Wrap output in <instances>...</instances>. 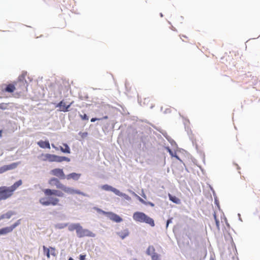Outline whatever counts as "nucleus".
I'll return each mask as SVG.
<instances>
[{
	"mask_svg": "<svg viewBox=\"0 0 260 260\" xmlns=\"http://www.w3.org/2000/svg\"><path fill=\"white\" fill-rule=\"evenodd\" d=\"M86 255H82L81 254L80 255V260H85Z\"/></svg>",
	"mask_w": 260,
	"mask_h": 260,
	"instance_id": "obj_32",
	"label": "nucleus"
},
{
	"mask_svg": "<svg viewBox=\"0 0 260 260\" xmlns=\"http://www.w3.org/2000/svg\"><path fill=\"white\" fill-rule=\"evenodd\" d=\"M133 193L140 202H141L142 203H143L145 205L146 204V202H145L143 199H142L141 198H140L139 196H138L135 193H134V192H133Z\"/></svg>",
	"mask_w": 260,
	"mask_h": 260,
	"instance_id": "obj_27",
	"label": "nucleus"
},
{
	"mask_svg": "<svg viewBox=\"0 0 260 260\" xmlns=\"http://www.w3.org/2000/svg\"><path fill=\"white\" fill-rule=\"evenodd\" d=\"M214 219H215V223H216V225L217 229L218 230H219V229H220V221H219V218L217 217V214L215 213H214Z\"/></svg>",
	"mask_w": 260,
	"mask_h": 260,
	"instance_id": "obj_23",
	"label": "nucleus"
},
{
	"mask_svg": "<svg viewBox=\"0 0 260 260\" xmlns=\"http://www.w3.org/2000/svg\"><path fill=\"white\" fill-rule=\"evenodd\" d=\"M37 144L42 148H50V143L48 141H43L41 140L37 142Z\"/></svg>",
	"mask_w": 260,
	"mask_h": 260,
	"instance_id": "obj_15",
	"label": "nucleus"
},
{
	"mask_svg": "<svg viewBox=\"0 0 260 260\" xmlns=\"http://www.w3.org/2000/svg\"><path fill=\"white\" fill-rule=\"evenodd\" d=\"M173 157H175V158H176L177 159L179 160H181L180 158L179 157V156L176 154H174V156Z\"/></svg>",
	"mask_w": 260,
	"mask_h": 260,
	"instance_id": "obj_35",
	"label": "nucleus"
},
{
	"mask_svg": "<svg viewBox=\"0 0 260 260\" xmlns=\"http://www.w3.org/2000/svg\"><path fill=\"white\" fill-rule=\"evenodd\" d=\"M166 149L168 152L169 153V154L171 155V156L173 157L174 155L173 151L169 147H167Z\"/></svg>",
	"mask_w": 260,
	"mask_h": 260,
	"instance_id": "obj_30",
	"label": "nucleus"
},
{
	"mask_svg": "<svg viewBox=\"0 0 260 260\" xmlns=\"http://www.w3.org/2000/svg\"><path fill=\"white\" fill-rule=\"evenodd\" d=\"M48 183L51 186H55L58 189H61L64 193L68 194H81L83 196H86V194L84 192L80 191L78 189H75L74 188L67 186L63 184H62L60 181L56 178H51L49 181Z\"/></svg>",
	"mask_w": 260,
	"mask_h": 260,
	"instance_id": "obj_2",
	"label": "nucleus"
},
{
	"mask_svg": "<svg viewBox=\"0 0 260 260\" xmlns=\"http://www.w3.org/2000/svg\"><path fill=\"white\" fill-rule=\"evenodd\" d=\"M81 174L79 173H72L66 176V178L67 180L73 179L74 180L77 181L81 177Z\"/></svg>",
	"mask_w": 260,
	"mask_h": 260,
	"instance_id": "obj_12",
	"label": "nucleus"
},
{
	"mask_svg": "<svg viewBox=\"0 0 260 260\" xmlns=\"http://www.w3.org/2000/svg\"><path fill=\"white\" fill-rule=\"evenodd\" d=\"M153 107V106L152 105V104H151V105H150V107H151V108H152Z\"/></svg>",
	"mask_w": 260,
	"mask_h": 260,
	"instance_id": "obj_41",
	"label": "nucleus"
},
{
	"mask_svg": "<svg viewBox=\"0 0 260 260\" xmlns=\"http://www.w3.org/2000/svg\"><path fill=\"white\" fill-rule=\"evenodd\" d=\"M24 74L19 76L18 80L14 83L15 89L17 93L22 94L27 90V82L25 79Z\"/></svg>",
	"mask_w": 260,
	"mask_h": 260,
	"instance_id": "obj_7",
	"label": "nucleus"
},
{
	"mask_svg": "<svg viewBox=\"0 0 260 260\" xmlns=\"http://www.w3.org/2000/svg\"><path fill=\"white\" fill-rule=\"evenodd\" d=\"M172 218H170L167 220V225H166L167 228L169 224L172 222Z\"/></svg>",
	"mask_w": 260,
	"mask_h": 260,
	"instance_id": "obj_31",
	"label": "nucleus"
},
{
	"mask_svg": "<svg viewBox=\"0 0 260 260\" xmlns=\"http://www.w3.org/2000/svg\"><path fill=\"white\" fill-rule=\"evenodd\" d=\"M102 189L106 191H111L113 192L115 194H118L119 190L113 187L108 184H105L101 187Z\"/></svg>",
	"mask_w": 260,
	"mask_h": 260,
	"instance_id": "obj_14",
	"label": "nucleus"
},
{
	"mask_svg": "<svg viewBox=\"0 0 260 260\" xmlns=\"http://www.w3.org/2000/svg\"><path fill=\"white\" fill-rule=\"evenodd\" d=\"M99 120H100V119L96 118H92L91 119V122H95V121Z\"/></svg>",
	"mask_w": 260,
	"mask_h": 260,
	"instance_id": "obj_34",
	"label": "nucleus"
},
{
	"mask_svg": "<svg viewBox=\"0 0 260 260\" xmlns=\"http://www.w3.org/2000/svg\"><path fill=\"white\" fill-rule=\"evenodd\" d=\"M16 167L17 164L16 163H13L9 165L4 166L0 168V174L3 173L8 170L13 169Z\"/></svg>",
	"mask_w": 260,
	"mask_h": 260,
	"instance_id": "obj_13",
	"label": "nucleus"
},
{
	"mask_svg": "<svg viewBox=\"0 0 260 260\" xmlns=\"http://www.w3.org/2000/svg\"><path fill=\"white\" fill-rule=\"evenodd\" d=\"M43 252L44 255H46L48 258H49L50 257V252L49 248L46 247L45 246H43Z\"/></svg>",
	"mask_w": 260,
	"mask_h": 260,
	"instance_id": "obj_22",
	"label": "nucleus"
},
{
	"mask_svg": "<svg viewBox=\"0 0 260 260\" xmlns=\"http://www.w3.org/2000/svg\"><path fill=\"white\" fill-rule=\"evenodd\" d=\"M80 117L83 120H88L89 119L88 117L87 116L86 114H84V115L80 114Z\"/></svg>",
	"mask_w": 260,
	"mask_h": 260,
	"instance_id": "obj_28",
	"label": "nucleus"
},
{
	"mask_svg": "<svg viewBox=\"0 0 260 260\" xmlns=\"http://www.w3.org/2000/svg\"><path fill=\"white\" fill-rule=\"evenodd\" d=\"M73 103V102H72L68 105L66 106L63 101H61L58 104L57 107L59 108V110L60 111L66 112L69 111V109Z\"/></svg>",
	"mask_w": 260,
	"mask_h": 260,
	"instance_id": "obj_10",
	"label": "nucleus"
},
{
	"mask_svg": "<svg viewBox=\"0 0 260 260\" xmlns=\"http://www.w3.org/2000/svg\"><path fill=\"white\" fill-rule=\"evenodd\" d=\"M20 221L21 219H19L10 226H7L0 229V235H6L12 232L16 227L20 224Z\"/></svg>",
	"mask_w": 260,
	"mask_h": 260,
	"instance_id": "obj_8",
	"label": "nucleus"
},
{
	"mask_svg": "<svg viewBox=\"0 0 260 260\" xmlns=\"http://www.w3.org/2000/svg\"><path fill=\"white\" fill-rule=\"evenodd\" d=\"M149 101L150 100H149V99L148 98V99H145V101Z\"/></svg>",
	"mask_w": 260,
	"mask_h": 260,
	"instance_id": "obj_38",
	"label": "nucleus"
},
{
	"mask_svg": "<svg viewBox=\"0 0 260 260\" xmlns=\"http://www.w3.org/2000/svg\"><path fill=\"white\" fill-rule=\"evenodd\" d=\"M52 147L54 148H55L56 150H58V148L56 147L53 144H52Z\"/></svg>",
	"mask_w": 260,
	"mask_h": 260,
	"instance_id": "obj_36",
	"label": "nucleus"
},
{
	"mask_svg": "<svg viewBox=\"0 0 260 260\" xmlns=\"http://www.w3.org/2000/svg\"><path fill=\"white\" fill-rule=\"evenodd\" d=\"M152 260H160L159 255L157 253H154L151 255Z\"/></svg>",
	"mask_w": 260,
	"mask_h": 260,
	"instance_id": "obj_26",
	"label": "nucleus"
},
{
	"mask_svg": "<svg viewBox=\"0 0 260 260\" xmlns=\"http://www.w3.org/2000/svg\"><path fill=\"white\" fill-rule=\"evenodd\" d=\"M49 250H50V254L52 255H53L54 256H56L57 252H56V249L54 247H49Z\"/></svg>",
	"mask_w": 260,
	"mask_h": 260,
	"instance_id": "obj_25",
	"label": "nucleus"
},
{
	"mask_svg": "<svg viewBox=\"0 0 260 260\" xmlns=\"http://www.w3.org/2000/svg\"><path fill=\"white\" fill-rule=\"evenodd\" d=\"M155 249L153 246L150 245L148 246L147 250H146V253L148 255H151L152 254H153L154 253H156L155 252Z\"/></svg>",
	"mask_w": 260,
	"mask_h": 260,
	"instance_id": "obj_21",
	"label": "nucleus"
},
{
	"mask_svg": "<svg viewBox=\"0 0 260 260\" xmlns=\"http://www.w3.org/2000/svg\"><path fill=\"white\" fill-rule=\"evenodd\" d=\"M15 90L14 84H10L3 90V91L12 93Z\"/></svg>",
	"mask_w": 260,
	"mask_h": 260,
	"instance_id": "obj_17",
	"label": "nucleus"
},
{
	"mask_svg": "<svg viewBox=\"0 0 260 260\" xmlns=\"http://www.w3.org/2000/svg\"><path fill=\"white\" fill-rule=\"evenodd\" d=\"M22 183V181L19 180L11 186H2L0 187V202L12 197L14 191L21 186Z\"/></svg>",
	"mask_w": 260,
	"mask_h": 260,
	"instance_id": "obj_3",
	"label": "nucleus"
},
{
	"mask_svg": "<svg viewBox=\"0 0 260 260\" xmlns=\"http://www.w3.org/2000/svg\"><path fill=\"white\" fill-rule=\"evenodd\" d=\"M117 195L118 196H120V197H122L125 200H128V201H129L131 200V198L129 196H128L126 194L123 193L121 192L119 190L118 194H117Z\"/></svg>",
	"mask_w": 260,
	"mask_h": 260,
	"instance_id": "obj_24",
	"label": "nucleus"
},
{
	"mask_svg": "<svg viewBox=\"0 0 260 260\" xmlns=\"http://www.w3.org/2000/svg\"><path fill=\"white\" fill-rule=\"evenodd\" d=\"M68 229L70 231L76 230L77 235L79 238L84 237H94L95 236V234L90 231L83 229L79 223L71 224Z\"/></svg>",
	"mask_w": 260,
	"mask_h": 260,
	"instance_id": "obj_4",
	"label": "nucleus"
},
{
	"mask_svg": "<svg viewBox=\"0 0 260 260\" xmlns=\"http://www.w3.org/2000/svg\"><path fill=\"white\" fill-rule=\"evenodd\" d=\"M38 158L42 161L49 162H60L63 161L69 162L70 159L66 156H60L55 154H51L49 153H42L40 155Z\"/></svg>",
	"mask_w": 260,
	"mask_h": 260,
	"instance_id": "obj_5",
	"label": "nucleus"
},
{
	"mask_svg": "<svg viewBox=\"0 0 260 260\" xmlns=\"http://www.w3.org/2000/svg\"><path fill=\"white\" fill-rule=\"evenodd\" d=\"M50 173L56 177H57L60 179H64L66 175L63 171V170L59 168H56L52 170Z\"/></svg>",
	"mask_w": 260,
	"mask_h": 260,
	"instance_id": "obj_9",
	"label": "nucleus"
},
{
	"mask_svg": "<svg viewBox=\"0 0 260 260\" xmlns=\"http://www.w3.org/2000/svg\"><path fill=\"white\" fill-rule=\"evenodd\" d=\"M13 214L14 212L12 211H9L5 214H3L0 216V220L4 218L9 219Z\"/></svg>",
	"mask_w": 260,
	"mask_h": 260,
	"instance_id": "obj_20",
	"label": "nucleus"
},
{
	"mask_svg": "<svg viewBox=\"0 0 260 260\" xmlns=\"http://www.w3.org/2000/svg\"><path fill=\"white\" fill-rule=\"evenodd\" d=\"M69 260H74L72 258L70 257Z\"/></svg>",
	"mask_w": 260,
	"mask_h": 260,
	"instance_id": "obj_40",
	"label": "nucleus"
},
{
	"mask_svg": "<svg viewBox=\"0 0 260 260\" xmlns=\"http://www.w3.org/2000/svg\"><path fill=\"white\" fill-rule=\"evenodd\" d=\"M7 104L5 103H1L0 104V109L3 110H5L7 109Z\"/></svg>",
	"mask_w": 260,
	"mask_h": 260,
	"instance_id": "obj_29",
	"label": "nucleus"
},
{
	"mask_svg": "<svg viewBox=\"0 0 260 260\" xmlns=\"http://www.w3.org/2000/svg\"><path fill=\"white\" fill-rule=\"evenodd\" d=\"M104 119H107L108 118V116H106L104 117Z\"/></svg>",
	"mask_w": 260,
	"mask_h": 260,
	"instance_id": "obj_39",
	"label": "nucleus"
},
{
	"mask_svg": "<svg viewBox=\"0 0 260 260\" xmlns=\"http://www.w3.org/2000/svg\"><path fill=\"white\" fill-rule=\"evenodd\" d=\"M60 150L63 153H70V148L67 144H63V147H60Z\"/></svg>",
	"mask_w": 260,
	"mask_h": 260,
	"instance_id": "obj_19",
	"label": "nucleus"
},
{
	"mask_svg": "<svg viewBox=\"0 0 260 260\" xmlns=\"http://www.w3.org/2000/svg\"><path fill=\"white\" fill-rule=\"evenodd\" d=\"M168 196L169 198V200L171 201L172 202L177 204H179L181 203L180 200L176 196H173L170 193L168 194Z\"/></svg>",
	"mask_w": 260,
	"mask_h": 260,
	"instance_id": "obj_18",
	"label": "nucleus"
},
{
	"mask_svg": "<svg viewBox=\"0 0 260 260\" xmlns=\"http://www.w3.org/2000/svg\"><path fill=\"white\" fill-rule=\"evenodd\" d=\"M129 231L128 229H125L123 231L117 233V235L122 239H123L129 235Z\"/></svg>",
	"mask_w": 260,
	"mask_h": 260,
	"instance_id": "obj_16",
	"label": "nucleus"
},
{
	"mask_svg": "<svg viewBox=\"0 0 260 260\" xmlns=\"http://www.w3.org/2000/svg\"><path fill=\"white\" fill-rule=\"evenodd\" d=\"M133 260H138V259H136V258H135V259H134Z\"/></svg>",
	"mask_w": 260,
	"mask_h": 260,
	"instance_id": "obj_42",
	"label": "nucleus"
},
{
	"mask_svg": "<svg viewBox=\"0 0 260 260\" xmlns=\"http://www.w3.org/2000/svg\"><path fill=\"white\" fill-rule=\"evenodd\" d=\"M146 205H150L151 207H154V204L153 203H151V202H146Z\"/></svg>",
	"mask_w": 260,
	"mask_h": 260,
	"instance_id": "obj_33",
	"label": "nucleus"
},
{
	"mask_svg": "<svg viewBox=\"0 0 260 260\" xmlns=\"http://www.w3.org/2000/svg\"><path fill=\"white\" fill-rule=\"evenodd\" d=\"M133 219L139 222H145L151 226H154L155 223L153 219L144 213L142 212H136L133 215Z\"/></svg>",
	"mask_w": 260,
	"mask_h": 260,
	"instance_id": "obj_6",
	"label": "nucleus"
},
{
	"mask_svg": "<svg viewBox=\"0 0 260 260\" xmlns=\"http://www.w3.org/2000/svg\"><path fill=\"white\" fill-rule=\"evenodd\" d=\"M182 37H183V38H186V36H184V35H182V36H180V38L182 39Z\"/></svg>",
	"mask_w": 260,
	"mask_h": 260,
	"instance_id": "obj_37",
	"label": "nucleus"
},
{
	"mask_svg": "<svg viewBox=\"0 0 260 260\" xmlns=\"http://www.w3.org/2000/svg\"><path fill=\"white\" fill-rule=\"evenodd\" d=\"M45 195L48 197L47 198H42L40 200V203L43 206H56L59 205V199L51 197V196H55L59 197L64 196V193L56 189H45L43 190Z\"/></svg>",
	"mask_w": 260,
	"mask_h": 260,
	"instance_id": "obj_1",
	"label": "nucleus"
},
{
	"mask_svg": "<svg viewBox=\"0 0 260 260\" xmlns=\"http://www.w3.org/2000/svg\"><path fill=\"white\" fill-rule=\"evenodd\" d=\"M106 214L110 219L116 222H120L122 221V219L119 215L112 212H107Z\"/></svg>",
	"mask_w": 260,
	"mask_h": 260,
	"instance_id": "obj_11",
	"label": "nucleus"
}]
</instances>
